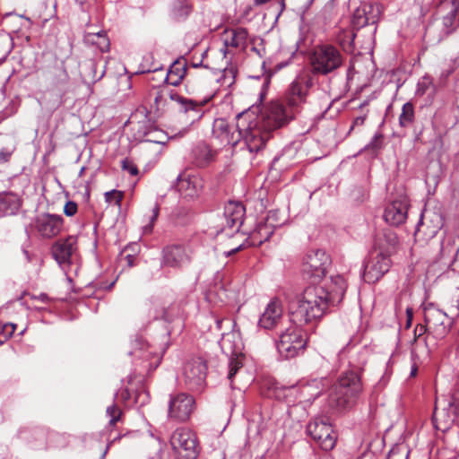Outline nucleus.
Segmentation results:
<instances>
[{"instance_id": "nucleus-1", "label": "nucleus", "mask_w": 459, "mask_h": 459, "mask_svg": "<svg viewBox=\"0 0 459 459\" xmlns=\"http://www.w3.org/2000/svg\"><path fill=\"white\" fill-rule=\"evenodd\" d=\"M347 283L341 275L332 276L320 285L307 286L292 308L290 321L294 324L309 325L318 321L330 305L341 303L346 292Z\"/></svg>"}, {"instance_id": "nucleus-2", "label": "nucleus", "mask_w": 459, "mask_h": 459, "mask_svg": "<svg viewBox=\"0 0 459 459\" xmlns=\"http://www.w3.org/2000/svg\"><path fill=\"white\" fill-rule=\"evenodd\" d=\"M362 370L361 367L352 366L331 386L327 404L333 412L344 411L355 404L363 391Z\"/></svg>"}, {"instance_id": "nucleus-3", "label": "nucleus", "mask_w": 459, "mask_h": 459, "mask_svg": "<svg viewBox=\"0 0 459 459\" xmlns=\"http://www.w3.org/2000/svg\"><path fill=\"white\" fill-rule=\"evenodd\" d=\"M236 128L238 144L243 143L250 153H258L262 151L271 135V133L259 123L254 111L238 114L236 117Z\"/></svg>"}, {"instance_id": "nucleus-4", "label": "nucleus", "mask_w": 459, "mask_h": 459, "mask_svg": "<svg viewBox=\"0 0 459 459\" xmlns=\"http://www.w3.org/2000/svg\"><path fill=\"white\" fill-rule=\"evenodd\" d=\"M345 56L335 46L323 43L315 46L309 55V63L313 74L328 75L340 69Z\"/></svg>"}, {"instance_id": "nucleus-5", "label": "nucleus", "mask_w": 459, "mask_h": 459, "mask_svg": "<svg viewBox=\"0 0 459 459\" xmlns=\"http://www.w3.org/2000/svg\"><path fill=\"white\" fill-rule=\"evenodd\" d=\"M302 325L292 323L280 333L276 348L281 357L288 359L304 352L307 343V334L301 328Z\"/></svg>"}, {"instance_id": "nucleus-6", "label": "nucleus", "mask_w": 459, "mask_h": 459, "mask_svg": "<svg viewBox=\"0 0 459 459\" xmlns=\"http://www.w3.org/2000/svg\"><path fill=\"white\" fill-rule=\"evenodd\" d=\"M294 110L289 106L286 107L281 100H272L259 114H256V118L269 133H272L286 126L294 118Z\"/></svg>"}, {"instance_id": "nucleus-7", "label": "nucleus", "mask_w": 459, "mask_h": 459, "mask_svg": "<svg viewBox=\"0 0 459 459\" xmlns=\"http://www.w3.org/2000/svg\"><path fill=\"white\" fill-rule=\"evenodd\" d=\"M169 443L178 459H196L200 446L196 435L188 429L178 428L171 434Z\"/></svg>"}, {"instance_id": "nucleus-8", "label": "nucleus", "mask_w": 459, "mask_h": 459, "mask_svg": "<svg viewBox=\"0 0 459 459\" xmlns=\"http://www.w3.org/2000/svg\"><path fill=\"white\" fill-rule=\"evenodd\" d=\"M423 310L429 334L437 340L444 339L450 332L454 317L449 313L437 308L433 303L427 304Z\"/></svg>"}, {"instance_id": "nucleus-9", "label": "nucleus", "mask_w": 459, "mask_h": 459, "mask_svg": "<svg viewBox=\"0 0 459 459\" xmlns=\"http://www.w3.org/2000/svg\"><path fill=\"white\" fill-rule=\"evenodd\" d=\"M193 251L190 247L180 243L166 245L161 251V264L173 269H183L192 261Z\"/></svg>"}, {"instance_id": "nucleus-10", "label": "nucleus", "mask_w": 459, "mask_h": 459, "mask_svg": "<svg viewBox=\"0 0 459 459\" xmlns=\"http://www.w3.org/2000/svg\"><path fill=\"white\" fill-rule=\"evenodd\" d=\"M313 78L307 73H301L290 84L286 91L287 105L296 113L299 106L306 102L309 89L313 86Z\"/></svg>"}, {"instance_id": "nucleus-11", "label": "nucleus", "mask_w": 459, "mask_h": 459, "mask_svg": "<svg viewBox=\"0 0 459 459\" xmlns=\"http://www.w3.org/2000/svg\"><path fill=\"white\" fill-rule=\"evenodd\" d=\"M330 264L331 259L324 250H313L305 256L302 272L305 276L316 281L325 275Z\"/></svg>"}, {"instance_id": "nucleus-12", "label": "nucleus", "mask_w": 459, "mask_h": 459, "mask_svg": "<svg viewBox=\"0 0 459 459\" xmlns=\"http://www.w3.org/2000/svg\"><path fill=\"white\" fill-rule=\"evenodd\" d=\"M307 434L325 451L332 450L336 444V435L330 423L323 419H315L307 427Z\"/></svg>"}, {"instance_id": "nucleus-13", "label": "nucleus", "mask_w": 459, "mask_h": 459, "mask_svg": "<svg viewBox=\"0 0 459 459\" xmlns=\"http://www.w3.org/2000/svg\"><path fill=\"white\" fill-rule=\"evenodd\" d=\"M195 409V398L186 393L170 394L168 416L170 420L186 421Z\"/></svg>"}, {"instance_id": "nucleus-14", "label": "nucleus", "mask_w": 459, "mask_h": 459, "mask_svg": "<svg viewBox=\"0 0 459 459\" xmlns=\"http://www.w3.org/2000/svg\"><path fill=\"white\" fill-rule=\"evenodd\" d=\"M207 366L201 358L187 360L183 368L184 382L193 391H202L205 385Z\"/></svg>"}, {"instance_id": "nucleus-15", "label": "nucleus", "mask_w": 459, "mask_h": 459, "mask_svg": "<svg viewBox=\"0 0 459 459\" xmlns=\"http://www.w3.org/2000/svg\"><path fill=\"white\" fill-rule=\"evenodd\" d=\"M391 266V260L384 252L371 255L364 264L365 281L375 283L386 273Z\"/></svg>"}, {"instance_id": "nucleus-16", "label": "nucleus", "mask_w": 459, "mask_h": 459, "mask_svg": "<svg viewBox=\"0 0 459 459\" xmlns=\"http://www.w3.org/2000/svg\"><path fill=\"white\" fill-rule=\"evenodd\" d=\"M175 187L184 198L193 199L202 193L204 181L199 174L184 170L178 176Z\"/></svg>"}, {"instance_id": "nucleus-17", "label": "nucleus", "mask_w": 459, "mask_h": 459, "mask_svg": "<svg viewBox=\"0 0 459 459\" xmlns=\"http://www.w3.org/2000/svg\"><path fill=\"white\" fill-rule=\"evenodd\" d=\"M214 93H210L201 100H193L179 94L175 96V102L178 106V111L187 116L194 123L202 118L204 114V106L213 98Z\"/></svg>"}, {"instance_id": "nucleus-18", "label": "nucleus", "mask_w": 459, "mask_h": 459, "mask_svg": "<svg viewBox=\"0 0 459 459\" xmlns=\"http://www.w3.org/2000/svg\"><path fill=\"white\" fill-rule=\"evenodd\" d=\"M283 320V305L278 297L270 299L261 314L258 326L264 330H273L279 326Z\"/></svg>"}, {"instance_id": "nucleus-19", "label": "nucleus", "mask_w": 459, "mask_h": 459, "mask_svg": "<svg viewBox=\"0 0 459 459\" xmlns=\"http://www.w3.org/2000/svg\"><path fill=\"white\" fill-rule=\"evenodd\" d=\"M64 226L61 215L43 213L36 217L34 227L43 238H52L57 236Z\"/></svg>"}, {"instance_id": "nucleus-20", "label": "nucleus", "mask_w": 459, "mask_h": 459, "mask_svg": "<svg viewBox=\"0 0 459 459\" xmlns=\"http://www.w3.org/2000/svg\"><path fill=\"white\" fill-rule=\"evenodd\" d=\"M245 212V207L240 202L227 203L223 212L225 225L221 228V231L226 232L227 235L238 232L243 223Z\"/></svg>"}, {"instance_id": "nucleus-21", "label": "nucleus", "mask_w": 459, "mask_h": 459, "mask_svg": "<svg viewBox=\"0 0 459 459\" xmlns=\"http://www.w3.org/2000/svg\"><path fill=\"white\" fill-rule=\"evenodd\" d=\"M77 249V239L74 236L56 241L51 248L52 255L59 264H70L73 255Z\"/></svg>"}, {"instance_id": "nucleus-22", "label": "nucleus", "mask_w": 459, "mask_h": 459, "mask_svg": "<svg viewBox=\"0 0 459 459\" xmlns=\"http://www.w3.org/2000/svg\"><path fill=\"white\" fill-rule=\"evenodd\" d=\"M212 136L217 139L221 145H238V130L236 125L230 126L224 118H217L212 124Z\"/></svg>"}, {"instance_id": "nucleus-23", "label": "nucleus", "mask_w": 459, "mask_h": 459, "mask_svg": "<svg viewBox=\"0 0 459 459\" xmlns=\"http://www.w3.org/2000/svg\"><path fill=\"white\" fill-rule=\"evenodd\" d=\"M380 11L378 6L371 4L361 3L352 14L351 23L352 26L359 29L368 24H375L378 21Z\"/></svg>"}, {"instance_id": "nucleus-24", "label": "nucleus", "mask_w": 459, "mask_h": 459, "mask_svg": "<svg viewBox=\"0 0 459 459\" xmlns=\"http://www.w3.org/2000/svg\"><path fill=\"white\" fill-rule=\"evenodd\" d=\"M129 355L135 359H142L143 362L150 360L147 365H143V368L147 370L156 368L160 361V355L153 351H150L149 344L141 338L134 340L133 349L129 351Z\"/></svg>"}, {"instance_id": "nucleus-25", "label": "nucleus", "mask_w": 459, "mask_h": 459, "mask_svg": "<svg viewBox=\"0 0 459 459\" xmlns=\"http://www.w3.org/2000/svg\"><path fill=\"white\" fill-rule=\"evenodd\" d=\"M408 209L409 203L406 198L394 200L385 207L383 217L388 224L399 226L405 222Z\"/></svg>"}, {"instance_id": "nucleus-26", "label": "nucleus", "mask_w": 459, "mask_h": 459, "mask_svg": "<svg viewBox=\"0 0 459 459\" xmlns=\"http://www.w3.org/2000/svg\"><path fill=\"white\" fill-rule=\"evenodd\" d=\"M459 417V387L455 391L451 401L448 403V411L446 408H440L438 401L436 402L433 420L435 421H443L446 424H450Z\"/></svg>"}, {"instance_id": "nucleus-27", "label": "nucleus", "mask_w": 459, "mask_h": 459, "mask_svg": "<svg viewBox=\"0 0 459 459\" xmlns=\"http://www.w3.org/2000/svg\"><path fill=\"white\" fill-rule=\"evenodd\" d=\"M247 30L243 27H237L227 30L223 34L224 48H234L245 49L247 45Z\"/></svg>"}, {"instance_id": "nucleus-28", "label": "nucleus", "mask_w": 459, "mask_h": 459, "mask_svg": "<svg viewBox=\"0 0 459 459\" xmlns=\"http://www.w3.org/2000/svg\"><path fill=\"white\" fill-rule=\"evenodd\" d=\"M178 93L168 89H161L154 92L153 103L151 106L152 110L158 116L163 115L169 109L171 101L175 102V96Z\"/></svg>"}, {"instance_id": "nucleus-29", "label": "nucleus", "mask_w": 459, "mask_h": 459, "mask_svg": "<svg viewBox=\"0 0 459 459\" xmlns=\"http://www.w3.org/2000/svg\"><path fill=\"white\" fill-rule=\"evenodd\" d=\"M187 71L186 61L183 58L177 59L168 70L164 81L172 86H178L186 76Z\"/></svg>"}, {"instance_id": "nucleus-30", "label": "nucleus", "mask_w": 459, "mask_h": 459, "mask_svg": "<svg viewBox=\"0 0 459 459\" xmlns=\"http://www.w3.org/2000/svg\"><path fill=\"white\" fill-rule=\"evenodd\" d=\"M83 41L88 46L98 48L101 53L108 52L110 41L104 30L98 32H86L83 36Z\"/></svg>"}, {"instance_id": "nucleus-31", "label": "nucleus", "mask_w": 459, "mask_h": 459, "mask_svg": "<svg viewBox=\"0 0 459 459\" xmlns=\"http://www.w3.org/2000/svg\"><path fill=\"white\" fill-rule=\"evenodd\" d=\"M212 160L213 154L212 150L204 143H198L192 150V162L199 168L206 167Z\"/></svg>"}, {"instance_id": "nucleus-32", "label": "nucleus", "mask_w": 459, "mask_h": 459, "mask_svg": "<svg viewBox=\"0 0 459 459\" xmlns=\"http://www.w3.org/2000/svg\"><path fill=\"white\" fill-rule=\"evenodd\" d=\"M453 9L443 18V25L447 34L459 26V0H452Z\"/></svg>"}, {"instance_id": "nucleus-33", "label": "nucleus", "mask_w": 459, "mask_h": 459, "mask_svg": "<svg viewBox=\"0 0 459 459\" xmlns=\"http://www.w3.org/2000/svg\"><path fill=\"white\" fill-rule=\"evenodd\" d=\"M398 244V237L396 233L388 230L383 232L382 237L377 239V245L384 252L389 253Z\"/></svg>"}, {"instance_id": "nucleus-34", "label": "nucleus", "mask_w": 459, "mask_h": 459, "mask_svg": "<svg viewBox=\"0 0 459 459\" xmlns=\"http://www.w3.org/2000/svg\"><path fill=\"white\" fill-rule=\"evenodd\" d=\"M355 37L353 28H341L336 34V40L343 49H350L353 46Z\"/></svg>"}, {"instance_id": "nucleus-35", "label": "nucleus", "mask_w": 459, "mask_h": 459, "mask_svg": "<svg viewBox=\"0 0 459 459\" xmlns=\"http://www.w3.org/2000/svg\"><path fill=\"white\" fill-rule=\"evenodd\" d=\"M18 199L13 195L0 197V213L2 215L13 214L19 209Z\"/></svg>"}, {"instance_id": "nucleus-36", "label": "nucleus", "mask_w": 459, "mask_h": 459, "mask_svg": "<svg viewBox=\"0 0 459 459\" xmlns=\"http://www.w3.org/2000/svg\"><path fill=\"white\" fill-rule=\"evenodd\" d=\"M237 70L234 67L225 68L221 72V75L215 79L220 87L224 90L231 88L236 82Z\"/></svg>"}, {"instance_id": "nucleus-37", "label": "nucleus", "mask_w": 459, "mask_h": 459, "mask_svg": "<svg viewBox=\"0 0 459 459\" xmlns=\"http://www.w3.org/2000/svg\"><path fill=\"white\" fill-rule=\"evenodd\" d=\"M144 312L149 321L166 319V311L164 308L160 307V304L157 300H149L145 304Z\"/></svg>"}, {"instance_id": "nucleus-38", "label": "nucleus", "mask_w": 459, "mask_h": 459, "mask_svg": "<svg viewBox=\"0 0 459 459\" xmlns=\"http://www.w3.org/2000/svg\"><path fill=\"white\" fill-rule=\"evenodd\" d=\"M192 11V6L186 0H176L171 8V14L176 20L186 19Z\"/></svg>"}, {"instance_id": "nucleus-39", "label": "nucleus", "mask_w": 459, "mask_h": 459, "mask_svg": "<svg viewBox=\"0 0 459 459\" xmlns=\"http://www.w3.org/2000/svg\"><path fill=\"white\" fill-rule=\"evenodd\" d=\"M415 118L414 106L411 102H406L402 108L399 116V125L402 127H409L412 125Z\"/></svg>"}, {"instance_id": "nucleus-40", "label": "nucleus", "mask_w": 459, "mask_h": 459, "mask_svg": "<svg viewBox=\"0 0 459 459\" xmlns=\"http://www.w3.org/2000/svg\"><path fill=\"white\" fill-rule=\"evenodd\" d=\"M446 309L454 318L459 316V286L451 291L446 301Z\"/></svg>"}, {"instance_id": "nucleus-41", "label": "nucleus", "mask_w": 459, "mask_h": 459, "mask_svg": "<svg viewBox=\"0 0 459 459\" xmlns=\"http://www.w3.org/2000/svg\"><path fill=\"white\" fill-rule=\"evenodd\" d=\"M13 48V38L7 34L0 35V64L4 63Z\"/></svg>"}, {"instance_id": "nucleus-42", "label": "nucleus", "mask_w": 459, "mask_h": 459, "mask_svg": "<svg viewBox=\"0 0 459 459\" xmlns=\"http://www.w3.org/2000/svg\"><path fill=\"white\" fill-rule=\"evenodd\" d=\"M421 217H423L422 214H421ZM437 224L434 225L433 227L429 228L428 232H425L423 230V228L425 227V223L423 221V218H421L420 220L419 223L417 224L416 230H415V237L418 238L421 232L424 233L425 235H427L429 238H433L434 236H436V234L438 232V230H440V228L442 226L440 217L437 216Z\"/></svg>"}, {"instance_id": "nucleus-43", "label": "nucleus", "mask_w": 459, "mask_h": 459, "mask_svg": "<svg viewBox=\"0 0 459 459\" xmlns=\"http://www.w3.org/2000/svg\"><path fill=\"white\" fill-rule=\"evenodd\" d=\"M85 73L92 82L100 81L105 74V70L98 71V64L95 60H90L86 65Z\"/></svg>"}, {"instance_id": "nucleus-44", "label": "nucleus", "mask_w": 459, "mask_h": 459, "mask_svg": "<svg viewBox=\"0 0 459 459\" xmlns=\"http://www.w3.org/2000/svg\"><path fill=\"white\" fill-rule=\"evenodd\" d=\"M243 367V361H242V356L240 355H235L234 357H231L229 362V374L228 378L232 381L233 377L238 372L239 368Z\"/></svg>"}, {"instance_id": "nucleus-45", "label": "nucleus", "mask_w": 459, "mask_h": 459, "mask_svg": "<svg viewBox=\"0 0 459 459\" xmlns=\"http://www.w3.org/2000/svg\"><path fill=\"white\" fill-rule=\"evenodd\" d=\"M124 193L119 190L113 189L105 193V201L108 204H114L118 208L121 207Z\"/></svg>"}, {"instance_id": "nucleus-46", "label": "nucleus", "mask_w": 459, "mask_h": 459, "mask_svg": "<svg viewBox=\"0 0 459 459\" xmlns=\"http://www.w3.org/2000/svg\"><path fill=\"white\" fill-rule=\"evenodd\" d=\"M274 229L263 222L258 224L255 235L259 236V244H262L264 241L268 240L270 237L273 235Z\"/></svg>"}, {"instance_id": "nucleus-47", "label": "nucleus", "mask_w": 459, "mask_h": 459, "mask_svg": "<svg viewBox=\"0 0 459 459\" xmlns=\"http://www.w3.org/2000/svg\"><path fill=\"white\" fill-rule=\"evenodd\" d=\"M333 15V8L331 5H328L322 9V11L316 15V19L318 23L326 25L332 21Z\"/></svg>"}, {"instance_id": "nucleus-48", "label": "nucleus", "mask_w": 459, "mask_h": 459, "mask_svg": "<svg viewBox=\"0 0 459 459\" xmlns=\"http://www.w3.org/2000/svg\"><path fill=\"white\" fill-rule=\"evenodd\" d=\"M106 412L109 417V426H115L116 423L120 420L122 411L116 404L108 406Z\"/></svg>"}, {"instance_id": "nucleus-49", "label": "nucleus", "mask_w": 459, "mask_h": 459, "mask_svg": "<svg viewBox=\"0 0 459 459\" xmlns=\"http://www.w3.org/2000/svg\"><path fill=\"white\" fill-rule=\"evenodd\" d=\"M431 86L432 79L429 76H423L417 83L416 95L423 96Z\"/></svg>"}, {"instance_id": "nucleus-50", "label": "nucleus", "mask_w": 459, "mask_h": 459, "mask_svg": "<svg viewBox=\"0 0 459 459\" xmlns=\"http://www.w3.org/2000/svg\"><path fill=\"white\" fill-rule=\"evenodd\" d=\"M160 214V204L158 203H155L152 209V216L150 217V221L147 225L143 227V232L145 234L152 233L153 230V225L155 221H157Z\"/></svg>"}, {"instance_id": "nucleus-51", "label": "nucleus", "mask_w": 459, "mask_h": 459, "mask_svg": "<svg viewBox=\"0 0 459 459\" xmlns=\"http://www.w3.org/2000/svg\"><path fill=\"white\" fill-rule=\"evenodd\" d=\"M15 150L16 147L14 144L3 147L0 150V163L3 164L8 162L11 160L12 155L13 154Z\"/></svg>"}, {"instance_id": "nucleus-52", "label": "nucleus", "mask_w": 459, "mask_h": 459, "mask_svg": "<svg viewBox=\"0 0 459 459\" xmlns=\"http://www.w3.org/2000/svg\"><path fill=\"white\" fill-rule=\"evenodd\" d=\"M121 167L123 170H126L132 176H137L139 173L137 166L129 158H126L122 160Z\"/></svg>"}, {"instance_id": "nucleus-53", "label": "nucleus", "mask_w": 459, "mask_h": 459, "mask_svg": "<svg viewBox=\"0 0 459 459\" xmlns=\"http://www.w3.org/2000/svg\"><path fill=\"white\" fill-rule=\"evenodd\" d=\"M264 223L272 227L273 229H276L277 227H280L282 224V221H280L278 220V212L276 211H270L267 213V216L265 218Z\"/></svg>"}, {"instance_id": "nucleus-54", "label": "nucleus", "mask_w": 459, "mask_h": 459, "mask_svg": "<svg viewBox=\"0 0 459 459\" xmlns=\"http://www.w3.org/2000/svg\"><path fill=\"white\" fill-rule=\"evenodd\" d=\"M454 252H455V247H454V244L452 243L451 239H447V240L442 242L441 250H440L441 258H445L446 256H451L454 255Z\"/></svg>"}, {"instance_id": "nucleus-55", "label": "nucleus", "mask_w": 459, "mask_h": 459, "mask_svg": "<svg viewBox=\"0 0 459 459\" xmlns=\"http://www.w3.org/2000/svg\"><path fill=\"white\" fill-rule=\"evenodd\" d=\"M409 451L401 450L399 448L392 449L386 459H408Z\"/></svg>"}, {"instance_id": "nucleus-56", "label": "nucleus", "mask_w": 459, "mask_h": 459, "mask_svg": "<svg viewBox=\"0 0 459 459\" xmlns=\"http://www.w3.org/2000/svg\"><path fill=\"white\" fill-rule=\"evenodd\" d=\"M383 135L381 134H376L372 138L371 142L367 145L369 150H379L382 147Z\"/></svg>"}, {"instance_id": "nucleus-57", "label": "nucleus", "mask_w": 459, "mask_h": 459, "mask_svg": "<svg viewBox=\"0 0 459 459\" xmlns=\"http://www.w3.org/2000/svg\"><path fill=\"white\" fill-rule=\"evenodd\" d=\"M15 329H16V325H14V324L8 323V324L4 325V326L2 328V333H1L2 335L4 336L3 341L5 342L10 337H12Z\"/></svg>"}, {"instance_id": "nucleus-58", "label": "nucleus", "mask_w": 459, "mask_h": 459, "mask_svg": "<svg viewBox=\"0 0 459 459\" xmlns=\"http://www.w3.org/2000/svg\"><path fill=\"white\" fill-rule=\"evenodd\" d=\"M77 210H78L77 204L75 202H73V201H68L65 204L64 213L66 216L71 217V216H74L77 212Z\"/></svg>"}, {"instance_id": "nucleus-59", "label": "nucleus", "mask_w": 459, "mask_h": 459, "mask_svg": "<svg viewBox=\"0 0 459 459\" xmlns=\"http://www.w3.org/2000/svg\"><path fill=\"white\" fill-rule=\"evenodd\" d=\"M426 333H429V327L427 326V324L425 325H417L414 329V340L417 341L419 338H420L422 335H424Z\"/></svg>"}, {"instance_id": "nucleus-60", "label": "nucleus", "mask_w": 459, "mask_h": 459, "mask_svg": "<svg viewBox=\"0 0 459 459\" xmlns=\"http://www.w3.org/2000/svg\"><path fill=\"white\" fill-rule=\"evenodd\" d=\"M30 299L33 301H39L43 304H48L51 299L46 293H40L39 295L28 294Z\"/></svg>"}, {"instance_id": "nucleus-61", "label": "nucleus", "mask_w": 459, "mask_h": 459, "mask_svg": "<svg viewBox=\"0 0 459 459\" xmlns=\"http://www.w3.org/2000/svg\"><path fill=\"white\" fill-rule=\"evenodd\" d=\"M365 120L366 116H360L356 117L352 122L350 131L353 130L355 126H362L365 123Z\"/></svg>"}, {"instance_id": "nucleus-62", "label": "nucleus", "mask_w": 459, "mask_h": 459, "mask_svg": "<svg viewBox=\"0 0 459 459\" xmlns=\"http://www.w3.org/2000/svg\"><path fill=\"white\" fill-rule=\"evenodd\" d=\"M452 264L455 270H459V247L456 249Z\"/></svg>"}, {"instance_id": "nucleus-63", "label": "nucleus", "mask_w": 459, "mask_h": 459, "mask_svg": "<svg viewBox=\"0 0 459 459\" xmlns=\"http://www.w3.org/2000/svg\"><path fill=\"white\" fill-rule=\"evenodd\" d=\"M317 385V381L316 380H313L310 384H308L307 386H305L303 388V392H307L309 391V389L313 386V385Z\"/></svg>"}, {"instance_id": "nucleus-64", "label": "nucleus", "mask_w": 459, "mask_h": 459, "mask_svg": "<svg viewBox=\"0 0 459 459\" xmlns=\"http://www.w3.org/2000/svg\"><path fill=\"white\" fill-rule=\"evenodd\" d=\"M406 316H407V318L412 319V316H413V310H412V307H408L406 308Z\"/></svg>"}]
</instances>
